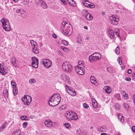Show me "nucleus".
<instances>
[{
  "instance_id": "nucleus-1",
  "label": "nucleus",
  "mask_w": 135,
  "mask_h": 135,
  "mask_svg": "<svg viewBox=\"0 0 135 135\" xmlns=\"http://www.w3.org/2000/svg\"><path fill=\"white\" fill-rule=\"evenodd\" d=\"M61 100L60 95L58 94H55L50 98L48 103L50 106H55L59 104Z\"/></svg>"
},
{
  "instance_id": "nucleus-2",
  "label": "nucleus",
  "mask_w": 135,
  "mask_h": 135,
  "mask_svg": "<svg viewBox=\"0 0 135 135\" xmlns=\"http://www.w3.org/2000/svg\"><path fill=\"white\" fill-rule=\"evenodd\" d=\"M65 116L70 120L76 121L79 118L76 114L75 112L71 111L67 112L65 114Z\"/></svg>"
},
{
  "instance_id": "nucleus-3",
  "label": "nucleus",
  "mask_w": 135,
  "mask_h": 135,
  "mask_svg": "<svg viewBox=\"0 0 135 135\" xmlns=\"http://www.w3.org/2000/svg\"><path fill=\"white\" fill-rule=\"evenodd\" d=\"M72 27L68 24H66L62 27V32L65 35L70 36L72 33Z\"/></svg>"
},
{
  "instance_id": "nucleus-4",
  "label": "nucleus",
  "mask_w": 135,
  "mask_h": 135,
  "mask_svg": "<svg viewBox=\"0 0 135 135\" xmlns=\"http://www.w3.org/2000/svg\"><path fill=\"white\" fill-rule=\"evenodd\" d=\"M1 22L4 30L7 31H9L11 30L10 26L8 20L3 18L1 20Z\"/></svg>"
},
{
  "instance_id": "nucleus-5",
  "label": "nucleus",
  "mask_w": 135,
  "mask_h": 135,
  "mask_svg": "<svg viewBox=\"0 0 135 135\" xmlns=\"http://www.w3.org/2000/svg\"><path fill=\"white\" fill-rule=\"evenodd\" d=\"M62 68L64 71L70 72L72 70V67L70 63L65 61L62 65Z\"/></svg>"
},
{
  "instance_id": "nucleus-6",
  "label": "nucleus",
  "mask_w": 135,
  "mask_h": 135,
  "mask_svg": "<svg viewBox=\"0 0 135 135\" xmlns=\"http://www.w3.org/2000/svg\"><path fill=\"white\" fill-rule=\"evenodd\" d=\"M101 57V55L100 53L96 52L90 55L89 57V59L90 62L91 61H96L100 59Z\"/></svg>"
},
{
  "instance_id": "nucleus-7",
  "label": "nucleus",
  "mask_w": 135,
  "mask_h": 135,
  "mask_svg": "<svg viewBox=\"0 0 135 135\" xmlns=\"http://www.w3.org/2000/svg\"><path fill=\"white\" fill-rule=\"evenodd\" d=\"M30 42L32 44L33 52L36 54L39 53L38 47L36 43L32 40H31Z\"/></svg>"
},
{
  "instance_id": "nucleus-8",
  "label": "nucleus",
  "mask_w": 135,
  "mask_h": 135,
  "mask_svg": "<svg viewBox=\"0 0 135 135\" xmlns=\"http://www.w3.org/2000/svg\"><path fill=\"white\" fill-rule=\"evenodd\" d=\"M21 99L23 102L24 104L27 105H30L32 100L31 97L28 95L25 96L24 97H22Z\"/></svg>"
},
{
  "instance_id": "nucleus-9",
  "label": "nucleus",
  "mask_w": 135,
  "mask_h": 135,
  "mask_svg": "<svg viewBox=\"0 0 135 135\" xmlns=\"http://www.w3.org/2000/svg\"><path fill=\"white\" fill-rule=\"evenodd\" d=\"M9 69L7 67H4V66L0 64V73L2 75H5L8 73Z\"/></svg>"
},
{
  "instance_id": "nucleus-10",
  "label": "nucleus",
  "mask_w": 135,
  "mask_h": 135,
  "mask_svg": "<svg viewBox=\"0 0 135 135\" xmlns=\"http://www.w3.org/2000/svg\"><path fill=\"white\" fill-rule=\"evenodd\" d=\"M111 23L114 25H117L119 21L118 17L116 15H113L110 17Z\"/></svg>"
},
{
  "instance_id": "nucleus-11",
  "label": "nucleus",
  "mask_w": 135,
  "mask_h": 135,
  "mask_svg": "<svg viewBox=\"0 0 135 135\" xmlns=\"http://www.w3.org/2000/svg\"><path fill=\"white\" fill-rule=\"evenodd\" d=\"M74 69L76 72L79 74L82 75L84 73V67L74 66Z\"/></svg>"
},
{
  "instance_id": "nucleus-12",
  "label": "nucleus",
  "mask_w": 135,
  "mask_h": 135,
  "mask_svg": "<svg viewBox=\"0 0 135 135\" xmlns=\"http://www.w3.org/2000/svg\"><path fill=\"white\" fill-rule=\"evenodd\" d=\"M65 88L67 92L73 96L75 95L76 92L73 89L67 85H65Z\"/></svg>"
},
{
  "instance_id": "nucleus-13",
  "label": "nucleus",
  "mask_w": 135,
  "mask_h": 135,
  "mask_svg": "<svg viewBox=\"0 0 135 135\" xmlns=\"http://www.w3.org/2000/svg\"><path fill=\"white\" fill-rule=\"evenodd\" d=\"M43 63L45 67L47 68H49L52 65L51 61L48 59H44Z\"/></svg>"
},
{
  "instance_id": "nucleus-14",
  "label": "nucleus",
  "mask_w": 135,
  "mask_h": 135,
  "mask_svg": "<svg viewBox=\"0 0 135 135\" xmlns=\"http://www.w3.org/2000/svg\"><path fill=\"white\" fill-rule=\"evenodd\" d=\"M108 31L110 38L112 40H114L115 36L113 30L111 28H109Z\"/></svg>"
},
{
  "instance_id": "nucleus-15",
  "label": "nucleus",
  "mask_w": 135,
  "mask_h": 135,
  "mask_svg": "<svg viewBox=\"0 0 135 135\" xmlns=\"http://www.w3.org/2000/svg\"><path fill=\"white\" fill-rule=\"evenodd\" d=\"M39 2L40 5L43 8H47V4L44 0H39Z\"/></svg>"
},
{
  "instance_id": "nucleus-16",
  "label": "nucleus",
  "mask_w": 135,
  "mask_h": 135,
  "mask_svg": "<svg viewBox=\"0 0 135 135\" xmlns=\"http://www.w3.org/2000/svg\"><path fill=\"white\" fill-rule=\"evenodd\" d=\"M104 89L105 92L107 94H109L111 92V89L110 87L106 86H104Z\"/></svg>"
},
{
  "instance_id": "nucleus-17",
  "label": "nucleus",
  "mask_w": 135,
  "mask_h": 135,
  "mask_svg": "<svg viewBox=\"0 0 135 135\" xmlns=\"http://www.w3.org/2000/svg\"><path fill=\"white\" fill-rule=\"evenodd\" d=\"M17 61L16 58L15 57L12 58L11 59V63L15 67L16 66L17 64Z\"/></svg>"
},
{
  "instance_id": "nucleus-18",
  "label": "nucleus",
  "mask_w": 135,
  "mask_h": 135,
  "mask_svg": "<svg viewBox=\"0 0 135 135\" xmlns=\"http://www.w3.org/2000/svg\"><path fill=\"white\" fill-rule=\"evenodd\" d=\"M92 105L93 107L94 108H96L97 106V103L94 98H92Z\"/></svg>"
},
{
  "instance_id": "nucleus-19",
  "label": "nucleus",
  "mask_w": 135,
  "mask_h": 135,
  "mask_svg": "<svg viewBox=\"0 0 135 135\" xmlns=\"http://www.w3.org/2000/svg\"><path fill=\"white\" fill-rule=\"evenodd\" d=\"M118 118L119 120L121 122L123 123L124 121V117L121 114H119L118 115Z\"/></svg>"
},
{
  "instance_id": "nucleus-20",
  "label": "nucleus",
  "mask_w": 135,
  "mask_h": 135,
  "mask_svg": "<svg viewBox=\"0 0 135 135\" xmlns=\"http://www.w3.org/2000/svg\"><path fill=\"white\" fill-rule=\"evenodd\" d=\"M90 81L92 83L95 84L96 83V80L95 77L93 76H92L90 78Z\"/></svg>"
},
{
  "instance_id": "nucleus-21",
  "label": "nucleus",
  "mask_w": 135,
  "mask_h": 135,
  "mask_svg": "<svg viewBox=\"0 0 135 135\" xmlns=\"http://www.w3.org/2000/svg\"><path fill=\"white\" fill-rule=\"evenodd\" d=\"M114 33L115 35L118 37L120 38L119 36V30L118 28H115L114 30Z\"/></svg>"
},
{
  "instance_id": "nucleus-22",
  "label": "nucleus",
  "mask_w": 135,
  "mask_h": 135,
  "mask_svg": "<svg viewBox=\"0 0 135 135\" xmlns=\"http://www.w3.org/2000/svg\"><path fill=\"white\" fill-rule=\"evenodd\" d=\"M52 122L50 120H46L45 122V125L47 126H49V125H51L52 124Z\"/></svg>"
},
{
  "instance_id": "nucleus-23",
  "label": "nucleus",
  "mask_w": 135,
  "mask_h": 135,
  "mask_svg": "<svg viewBox=\"0 0 135 135\" xmlns=\"http://www.w3.org/2000/svg\"><path fill=\"white\" fill-rule=\"evenodd\" d=\"M83 3L85 7H88V5L90 3V2L87 0H83Z\"/></svg>"
},
{
  "instance_id": "nucleus-24",
  "label": "nucleus",
  "mask_w": 135,
  "mask_h": 135,
  "mask_svg": "<svg viewBox=\"0 0 135 135\" xmlns=\"http://www.w3.org/2000/svg\"><path fill=\"white\" fill-rule=\"evenodd\" d=\"M83 62L82 61H79L78 63V65L75 66H77L78 67H84L83 64Z\"/></svg>"
},
{
  "instance_id": "nucleus-25",
  "label": "nucleus",
  "mask_w": 135,
  "mask_h": 135,
  "mask_svg": "<svg viewBox=\"0 0 135 135\" xmlns=\"http://www.w3.org/2000/svg\"><path fill=\"white\" fill-rule=\"evenodd\" d=\"M21 132L20 130L18 129L14 131L13 134V135H20Z\"/></svg>"
},
{
  "instance_id": "nucleus-26",
  "label": "nucleus",
  "mask_w": 135,
  "mask_h": 135,
  "mask_svg": "<svg viewBox=\"0 0 135 135\" xmlns=\"http://www.w3.org/2000/svg\"><path fill=\"white\" fill-rule=\"evenodd\" d=\"M32 63H35L36 62H38V59L35 57H33L32 58Z\"/></svg>"
},
{
  "instance_id": "nucleus-27",
  "label": "nucleus",
  "mask_w": 135,
  "mask_h": 135,
  "mask_svg": "<svg viewBox=\"0 0 135 135\" xmlns=\"http://www.w3.org/2000/svg\"><path fill=\"white\" fill-rule=\"evenodd\" d=\"M86 18L87 20H91L93 19V17L91 16V15L90 14L88 13L86 16Z\"/></svg>"
},
{
  "instance_id": "nucleus-28",
  "label": "nucleus",
  "mask_w": 135,
  "mask_h": 135,
  "mask_svg": "<svg viewBox=\"0 0 135 135\" xmlns=\"http://www.w3.org/2000/svg\"><path fill=\"white\" fill-rule=\"evenodd\" d=\"M3 94L5 97H7L8 94V90L6 89L4 90L3 91Z\"/></svg>"
},
{
  "instance_id": "nucleus-29",
  "label": "nucleus",
  "mask_w": 135,
  "mask_h": 135,
  "mask_svg": "<svg viewBox=\"0 0 135 135\" xmlns=\"http://www.w3.org/2000/svg\"><path fill=\"white\" fill-rule=\"evenodd\" d=\"M20 118L21 120H28L29 119L27 116L25 115H22L21 116Z\"/></svg>"
},
{
  "instance_id": "nucleus-30",
  "label": "nucleus",
  "mask_w": 135,
  "mask_h": 135,
  "mask_svg": "<svg viewBox=\"0 0 135 135\" xmlns=\"http://www.w3.org/2000/svg\"><path fill=\"white\" fill-rule=\"evenodd\" d=\"M122 93H124V94H123V95L124 96V99H127L128 98V94L126 93L124 91H123Z\"/></svg>"
},
{
  "instance_id": "nucleus-31",
  "label": "nucleus",
  "mask_w": 135,
  "mask_h": 135,
  "mask_svg": "<svg viewBox=\"0 0 135 135\" xmlns=\"http://www.w3.org/2000/svg\"><path fill=\"white\" fill-rule=\"evenodd\" d=\"M61 49L63 50L65 52H69V49L67 48L66 47H65L64 46H62L61 47Z\"/></svg>"
},
{
  "instance_id": "nucleus-32",
  "label": "nucleus",
  "mask_w": 135,
  "mask_h": 135,
  "mask_svg": "<svg viewBox=\"0 0 135 135\" xmlns=\"http://www.w3.org/2000/svg\"><path fill=\"white\" fill-rule=\"evenodd\" d=\"M98 129V131L100 132H103L105 131V128L102 127H99Z\"/></svg>"
},
{
  "instance_id": "nucleus-33",
  "label": "nucleus",
  "mask_w": 135,
  "mask_h": 135,
  "mask_svg": "<svg viewBox=\"0 0 135 135\" xmlns=\"http://www.w3.org/2000/svg\"><path fill=\"white\" fill-rule=\"evenodd\" d=\"M123 107L126 110H128L129 109V105L127 103H124L123 104Z\"/></svg>"
},
{
  "instance_id": "nucleus-34",
  "label": "nucleus",
  "mask_w": 135,
  "mask_h": 135,
  "mask_svg": "<svg viewBox=\"0 0 135 135\" xmlns=\"http://www.w3.org/2000/svg\"><path fill=\"white\" fill-rule=\"evenodd\" d=\"M13 94L14 95H16L17 93V90L16 88H14L13 89Z\"/></svg>"
},
{
  "instance_id": "nucleus-35",
  "label": "nucleus",
  "mask_w": 135,
  "mask_h": 135,
  "mask_svg": "<svg viewBox=\"0 0 135 135\" xmlns=\"http://www.w3.org/2000/svg\"><path fill=\"white\" fill-rule=\"evenodd\" d=\"M32 66L33 67L35 68H37L38 66V62H36V63H32Z\"/></svg>"
},
{
  "instance_id": "nucleus-36",
  "label": "nucleus",
  "mask_w": 135,
  "mask_h": 135,
  "mask_svg": "<svg viewBox=\"0 0 135 135\" xmlns=\"http://www.w3.org/2000/svg\"><path fill=\"white\" fill-rule=\"evenodd\" d=\"M88 8H93L95 6L94 4L93 3L91 2H90L89 3V5H88Z\"/></svg>"
},
{
  "instance_id": "nucleus-37",
  "label": "nucleus",
  "mask_w": 135,
  "mask_h": 135,
  "mask_svg": "<svg viewBox=\"0 0 135 135\" xmlns=\"http://www.w3.org/2000/svg\"><path fill=\"white\" fill-rule=\"evenodd\" d=\"M62 43L64 45L66 46H68L69 44L68 42L65 40L62 41Z\"/></svg>"
},
{
  "instance_id": "nucleus-38",
  "label": "nucleus",
  "mask_w": 135,
  "mask_h": 135,
  "mask_svg": "<svg viewBox=\"0 0 135 135\" xmlns=\"http://www.w3.org/2000/svg\"><path fill=\"white\" fill-rule=\"evenodd\" d=\"M29 82L31 84L34 83H35V80L33 79H31L29 80Z\"/></svg>"
},
{
  "instance_id": "nucleus-39",
  "label": "nucleus",
  "mask_w": 135,
  "mask_h": 135,
  "mask_svg": "<svg viewBox=\"0 0 135 135\" xmlns=\"http://www.w3.org/2000/svg\"><path fill=\"white\" fill-rule=\"evenodd\" d=\"M11 84L13 86V88H16V83L13 81H11Z\"/></svg>"
},
{
  "instance_id": "nucleus-40",
  "label": "nucleus",
  "mask_w": 135,
  "mask_h": 135,
  "mask_svg": "<svg viewBox=\"0 0 135 135\" xmlns=\"http://www.w3.org/2000/svg\"><path fill=\"white\" fill-rule=\"evenodd\" d=\"M115 52L117 54H119L120 53L119 47L118 46L116 48Z\"/></svg>"
},
{
  "instance_id": "nucleus-41",
  "label": "nucleus",
  "mask_w": 135,
  "mask_h": 135,
  "mask_svg": "<svg viewBox=\"0 0 135 135\" xmlns=\"http://www.w3.org/2000/svg\"><path fill=\"white\" fill-rule=\"evenodd\" d=\"M69 3L72 6H75L76 5L75 2L73 1V0L72 1L69 2Z\"/></svg>"
},
{
  "instance_id": "nucleus-42",
  "label": "nucleus",
  "mask_w": 135,
  "mask_h": 135,
  "mask_svg": "<svg viewBox=\"0 0 135 135\" xmlns=\"http://www.w3.org/2000/svg\"><path fill=\"white\" fill-rule=\"evenodd\" d=\"M6 127L5 124H4L0 127V132L2 131Z\"/></svg>"
},
{
  "instance_id": "nucleus-43",
  "label": "nucleus",
  "mask_w": 135,
  "mask_h": 135,
  "mask_svg": "<svg viewBox=\"0 0 135 135\" xmlns=\"http://www.w3.org/2000/svg\"><path fill=\"white\" fill-rule=\"evenodd\" d=\"M16 12L17 13H20L21 15H22V11L20 9L16 10Z\"/></svg>"
},
{
  "instance_id": "nucleus-44",
  "label": "nucleus",
  "mask_w": 135,
  "mask_h": 135,
  "mask_svg": "<svg viewBox=\"0 0 135 135\" xmlns=\"http://www.w3.org/2000/svg\"><path fill=\"white\" fill-rule=\"evenodd\" d=\"M83 106L84 108L87 109L89 107V105H88L85 103H84L83 104Z\"/></svg>"
},
{
  "instance_id": "nucleus-45",
  "label": "nucleus",
  "mask_w": 135,
  "mask_h": 135,
  "mask_svg": "<svg viewBox=\"0 0 135 135\" xmlns=\"http://www.w3.org/2000/svg\"><path fill=\"white\" fill-rule=\"evenodd\" d=\"M27 123L26 122H24L23 124V128H25L26 127L27 125Z\"/></svg>"
},
{
  "instance_id": "nucleus-46",
  "label": "nucleus",
  "mask_w": 135,
  "mask_h": 135,
  "mask_svg": "<svg viewBox=\"0 0 135 135\" xmlns=\"http://www.w3.org/2000/svg\"><path fill=\"white\" fill-rule=\"evenodd\" d=\"M64 125L67 128H68L69 126V124L68 123H65Z\"/></svg>"
},
{
  "instance_id": "nucleus-47",
  "label": "nucleus",
  "mask_w": 135,
  "mask_h": 135,
  "mask_svg": "<svg viewBox=\"0 0 135 135\" xmlns=\"http://www.w3.org/2000/svg\"><path fill=\"white\" fill-rule=\"evenodd\" d=\"M125 80L127 81H131V78L129 77H126L125 78Z\"/></svg>"
},
{
  "instance_id": "nucleus-48",
  "label": "nucleus",
  "mask_w": 135,
  "mask_h": 135,
  "mask_svg": "<svg viewBox=\"0 0 135 135\" xmlns=\"http://www.w3.org/2000/svg\"><path fill=\"white\" fill-rule=\"evenodd\" d=\"M29 0H24V4H27L28 3Z\"/></svg>"
},
{
  "instance_id": "nucleus-49",
  "label": "nucleus",
  "mask_w": 135,
  "mask_h": 135,
  "mask_svg": "<svg viewBox=\"0 0 135 135\" xmlns=\"http://www.w3.org/2000/svg\"><path fill=\"white\" fill-rule=\"evenodd\" d=\"M63 3L65 4L66 5L67 3L65 1V0H60Z\"/></svg>"
},
{
  "instance_id": "nucleus-50",
  "label": "nucleus",
  "mask_w": 135,
  "mask_h": 135,
  "mask_svg": "<svg viewBox=\"0 0 135 135\" xmlns=\"http://www.w3.org/2000/svg\"><path fill=\"white\" fill-rule=\"evenodd\" d=\"M132 129L133 131L134 132H135V126H133L132 127Z\"/></svg>"
},
{
  "instance_id": "nucleus-51",
  "label": "nucleus",
  "mask_w": 135,
  "mask_h": 135,
  "mask_svg": "<svg viewBox=\"0 0 135 135\" xmlns=\"http://www.w3.org/2000/svg\"><path fill=\"white\" fill-rule=\"evenodd\" d=\"M132 73V70L131 69H129L128 70V73L129 74H130Z\"/></svg>"
},
{
  "instance_id": "nucleus-52",
  "label": "nucleus",
  "mask_w": 135,
  "mask_h": 135,
  "mask_svg": "<svg viewBox=\"0 0 135 135\" xmlns=\"http://www.w3.org/2000/svg\"><path fill=\"white\" fill-rule=\"evenodd\" d=\"M53 37L55 38H57V36L55 34H53L52 35Z\"/></svg>"
},
{
  "instance_id": "nucleus-53",
  "label": "nucleus",
  "mask_w": 135,
  "mask_h": 135,
  "mask_svg": "<svg viewBox=\"0 0 135 135\" xmlns=\"http://www.w3.org/2000/svg\"><path fill=\"white\" fill-rule=\"evenodd\" d=\"M59 54L60 55H63V54L62 53V52L60 51H59Z\"/></svg>"
},
{
  "instance_id": "nucleus-54",
  "label": "nucleus",
  "mask_w": 135,
  "mask_h": 135,
  "mask_svg": "<svg viewBox=\"0 0 135 135\" xmlns=\"http://www.w3.org/2000/svg\"><path fill=\"white\" fill-rule=\"evenodd\" d=\"M35 117V116L33 115H31L30 116V118L31 119Z\"/></svg>"
},
{
  "instance_id": "nucleus-55",
  "label": "nucleus",
  "mask_w": 135,
  "mask_h": 135,
  "mask_svg": "<svg viewBox=\"0 0 135 135\" xmlns=\"http://www.w3.org/2000/svg\"><path fill=\"white\" fill-rule=\"evenodd\" d=\"M119 63L120 65H121L122 64V61H119Z\"/></svg>"
},
{
  "instance_id": "nucleus-56",
  "label": "nucleus",
  "mask_w": 135,
  "mask_h": 135,
  "mask_svg": "<svg viewBox=\"0 0 135 135\" xmlns=\"http://www.w3.org/2000/svg\"><path fill=\"white\" fill-rule=\"evenodd\" d=\"M84 28L85 29H88V27L86 26H85L84 27Z\"/></svg>"
},
{
  "instance_id": "nucleus-57",
  "label": "nucleus",
  "mask_w": 135,
  "mask_h": 135,
  "mask_svg": "<svg viewBox=\"0 0 135 135\" xmlns=\"http://www.w3.org/2000/svg\"><path fill=\"white\" fill-rule=\"evenodd\" d=\"M133 76L134 77H135V73H133Z\"/></svg>"
},
{
  "instance_id": "nucleus-58",
  "label": "nucleus",
  "mask_w": 135,
  "mask_h": 135,
  "mask_svg": "<svg viewBox=\"0 0 135 135\" xmlns=\"http://www.w3.org/2000/svg\"><path fill=\"white\" fill-rule=\"evenodd\" d=\"M101 135H106V134L105 133H102L101 134Z\"/></svg>"
},
{
  "instance_id": "nucleus-59",
  "label": "nucleus",
  "mask_w": 135,
  "mask_h": 135,
  "mask_svg": "<svg viewBox=\"0 0 135 135\" xmlns=\"http://www.w3.org/2000/svg\"><path fill=\"white\" fill-rule=\"evenodd\" d=\"M12 1L15 2H17L18 1V0H12Z\"/></svg>"
},
{
  "instance_id": "nucleus-60",
  "label": "nucleus",
  "mask_w": 135,
  "mask_h": 135,
  "mask_svg": "<svg viewBox=\"0 0 135 135\" xmlns=\"http://www.w3.org/2000/svg\"><path fill=\"white\" fill-rule=\"evenodd\" d=\"M133 97H134V100H135V94L134 95H133Z\"/></svg>"
},
{
  "instance_id": "nucleus-61",
  "label": "nucleus",
  "mask_w": 135,
  "mask_h": 135,
  "mask_svg": "<svg viewBox=\"0 0 135 135\" xmlns=\"http://www.w3.org/2000/svg\"><path fill=\"white\" fill-rule=\"evenodd\" d=\"M68 2H69H69H70L71 1H72L73 0H67Z\"/></svg>"
},
{
  "instance_id": "nucleus-62",
  "label": "nucleus",
  "mask_w": 135,
  "mask_h": 135,
  "mask_svg": "<svg viewBox=\"0 0 135 135\" xmlns=\"http://www.w3.org/2000/svg\"><path fill=\"white\" fill-rule=\"evenodd\" d=\"M90 129H92L93 128V127H90Z\"/></svg>"
},
{
  "instance_id": "nucleus-63",
  "label": "nucleus",
  "mask_w": 135,
  "mask_h": 135,
  "mask_svg": "<svg viewBox=\"0 0 135 135\" xmlns=\"http://www.w3.org/2000/svg\"><path fill=\"white\" fill-rule=\"evenodd\" d=\"M21 16L23 17H25V16H23L22 15H21Z\"/></svg>"
},
{
  "instance_id": "nucleus-64",
  "label": "nucleus",
  "mask_w": 135,
  "mask_h": 135,
  "mask_svg": "<svg viewBox=\"0 0 135 135\" xmlns=\"http://www.w3.org/2000/svg\"><path fill=\"white\" fill-rule=\"evenodd\" d=\"M68 79L67 78V79H66V81H68Z\"/></svg>"
}]
</instances>
